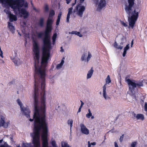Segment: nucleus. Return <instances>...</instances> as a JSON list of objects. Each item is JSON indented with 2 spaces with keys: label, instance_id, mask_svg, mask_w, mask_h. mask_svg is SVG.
<instances>
[{
  "label": "nucleus",
  "instance_id": "nucleus-22",
  "mask_svg": "<svg viewBox=\"0 0 147 147\" xmlns=\"http://www.w3.org/2000/svg\"><path fill=\"white\" fill-rule=\"evenodd\" d=\"M114 46L115 48L118 49H120L121 50L123 47L122 46L118 45L116 42H114Z\"/></svg>",
  "mask_w": 147,
  "mask_h": 147
},
{
  "label": "nucleus",
  "instance_id": "nucleus-17",
  "mask_svg": "<svg viewBox=\"0 0 147 147\" xmlns=\"http://www.w3.org/2000/svg\"><path fill=\"white\" fill-rule=\"evenodd\" d=\"M93 71L94 70H93L92 67H91V69L88 72L86 78L87 79H89L91 77L93 73Z\"/></svg>",
  "mask_w": 147,
  "mask_h": 147
},
{
  "label": "nucleus",
  "instance_id": "nucleus-24",
  "mask_svg": "<svg viewBox=\"0 0 147 147\" xmlns=\"http://www.w3.org/2000/svg\"><path fill=\"white\" fill-rule=\"evenodd\" d=\"M111 82V80L109 76L108 75L106 79V84L105 85H106V86L107 84H108Z\"/></svg>",
  "mask_w": 147,
  "mask_h": 147
},
{
  "label": "nucleus",
  "instance_id": "nucleus-27",
  "mask_svg": "<svg viewBox=\"0 0 147 147\" xmlns=\"http://www.w3.org/2000/svg\"><path fill=\"white\" fill-rule=\"evenodd\" d=\"M23 147H33V146L30 143L23 144Z\"/></svg>",
  "mask_w": 147,
  "mask_h": 147
},
{
  "label": "nucleus",
  "instance_id": "nucleus-37",
  "mask_svg": "<svg viewBox=\"0 0 147 147\" xmlns=\"http://www.w3.org/2000/svg\"><path fill=\"white\" fill-rule=\"evenodd\" d=\"M61 15H62V12H61V11H60L59 12V13L58 15V17H57V18L60 19Z\"/></svg>",
  "mask_w": 147,
  "mask_h": 147
},
{
  "label": "nucleus",
  "instance_id": "nucleus-51",
  "mask_svg": "<svg viewBox=\"0 0 147 147\" xmlns=\"http://www.w3.org/2000/svg\"><path fill=\"white\" fill-rule=\"evenodd\" d=\"M85 0H80V1L78 3H80V4H82V3H83L84 1Z\"/></svg>",
  "mask_w": 147,
  "mask_h": 147
},
{
  "label": "nucleus",
  "instance_id": "nucleus-6",
  "mask_svg": "<svg viewBox=\"0 0 147 147\" xmlns=\"http://www.w3.org/2000/svg\"><path fill=\"white\" fill-rule=\"evenodd\" d=\"M126 81L129 86V92L130 94L134 97V99H135V96L134 95L135 94L134 89L137 86H142L143 84L141 82H138L134 80L132 81L129 79H127L126 78Z\"/></svg>",
  "mask_w": 147,
  "mask_h": 147
},
{
  "label": "nucleus",
  "instance_id": "nucleus-8",
  "mask_svg": "<svg viewBox=\"0 0 147 147\" xmlns=\"http://www.w3.org/2000/svg\"><path fill=\"white\" fill-rule=\"evenodd\" d=\"M16 5H15V3H13V4H11V5H9L11 6V7L12 8L14 11L18 9V10L20 11V12L22 14L24 15V18H27L28 16V13L26 10V9L24 8H22L21 9H20V7H19L17 3H16ZM7 6V5H5Z\"/></svg>",
  "mask_w": 147,
  "mask_h": 147
},
{
  "label": "nucleus",
  "instance_id": "nucleus-7",
  "mask_svg": "<svg viewBox=\"0 0 147 147\" xmlns=\"http://www.w3.org/2000/svg\"><path fill=\"white\" fill-rule=\"evenodd\" d=\"M0 3L5 5H11L16 3L20 8L23 6L25 2L24 0H0Z\"/></svg>",
  "mask_w": 147,
  "mask_h": 147
},
{
  "label": "nucleus",
  "instance_id": "nucleus-47",
  "mask_svg": "<svg viewBox=\"0 0 147 147\" xmlns=\"http://www.w3.org/2000/svg\"><path fill=\"white\" fill-rule=\"evenodd\" d=\"M0 56L2 57V58H3V51H0Z\"/></svg>",
  "mask_w": 147,
  "mask_h": 147
},
{
  "label": "nucleus",
  "instance_id": "nucleus-59",
  "mask_svg": "<svg viewBox=\"0 0 147 147\" xmlns=\"http://www.w3.org/2000/svg\"><path fill=\"white\" fill-rule=\"evenodd\" d=\"M88 113H92L90 109H88Z\"/></svg>",
  "mask_w": 147,
  "mask_h": 147
},
{
  "label": "nucleus",
  "instance_id": "nucleus-5",
  "mask_svg": "<svg viewBox=\"0 0 147 147\" xmlns=\"http://www.w3.org/2000/svg\"><path fill=\"white\" fill-rule=\"evenodd\" d=\"M55 14L54 11L51 9L49 12L48 18L47 22V25L45 31V36L50 37V34L52 30V26L53 20V16Z\"/></svg>",
  "mask_w": 147,
  "mask_h": 147
},
{
  "label": "nucleus",
  "instance_id": "nucleus-50",
  "mask_svg": "<svg viewBox=\"0 0 147 147\" xmlns=\"http://www.w3.org/2000/svg\"><path fill=\"white\" fill-rule=\"evenodd\" d=\"M82 108V107L80 106V107L79 108V109H78V113H79L81 111V109Z\"/></svg>",
  "mask_w": 147,
  "mask_h": 147
},
{
  "label": "nucleus",
  "instance_id": "nucleus-1",
  "mask_svg": "<svg viewBox=\"0 0 147 147\" xmlns=\"http://www.w3.org/2000/svg\"><path fill=\"white\" fill-rule=\"evenodd\" d=\"M45 108L34 110L33 119H30L29 121H32L34 119L33 132L31 133V136L32 137V143L34 147H40V133H41L42 145L44 140H47V147H58L55 141L52 139L50 143L52 146H48L47 139L48 130L45 119Z\"/></svg>",
  "mask_w": 147,
  "mask_h": 147
},
{
  "label": "nucleus",
  "instance_id": "nucleus-2",
  "mask_svg": "<svg viewBox=\"0 0 147 147\" xmlns=\"http://www.w3.org/2000/svg\"><path fill=\"white\" fill-rule=\"evenodd\" d=\"M35 84L34 90V110L45 108V78L47 65H34Z\"/></svg>",
  "mask_w": 147,
  "mask_h": 147
},
{
  "label": "nucleus",
  "instance_id": "nucleus-26",
  "mask_svg": "<svg viewBox=\"0 0 147 147\" xmlns=\"http://www.w3.org/2000/svg\"><path fill=\"white\" fill-rule=\"evenodd\" d=\"M44 8L45 11V12H49V6L47 4H45L44 7Z\"/></svg>",
  "mask_w": 147,
  "mask_h": 147
},
{
  "label": "nucleus",
  "instance_id": "nucleus-58",
  "mask_svg": "<svg viewBox=\"0 0 147 147\" xmlns=\"http://www.w3.org/2000/svg\"><path fill=\"white\" fill-rule=\"evenodd\" d=\"M126 52H127V51H126V50H124V51H123V53L126 54Z\"/></svg>",
  "mask_w": 147,
  "mask_h": 147
},
{
  "label": "nucleus",
  "instance_id": "nucleus-53",
  "mask_svg": "<svg viewBox=\"0 0 147 147\" xmlns=\"http://www.w3.org/2000/svg\"><path fill=\"white\" fill-rule=\"evenodd\" d=\"M115 147H118V145L116 142H114Z\"/></svg>",
  "mask_w": 147,
  "mask_h": 147
},
{
  "label": "nucleus",
  "instance_id": "nucleus-40",
  "mask_svg": "<svg viewBox=\"0 0 147 147\" xmlns=\"http://www.w3.org/2000/svg\"><path fill=\"white\" fill-rule=\"evenodd\" d=\"M144 110L147 112V103L145 102L144 105Z\"/></svg>",
  "mask_w": 147,
  "mask_h": 147
},
{
  "label": "nucleus",
  "instance_id": "nucleus-28",
  "mask_svg": "<svg viewBox=\"0 0 147 147\" xmlns=\"http://www.w3.org/2000/svg\"><path fill=\"white\" fill-rule=\"evenodd\" d=\"M43 147H47L48 143L47 140H44L43 142Z\"/></svg>",
  "mask_w": 147,
  "mask_h": 147
},
{
  "label": "nucleus",
  "instance_id": "nucleus-33",
  "mask_svg": "<svg viewBox=\"0 0 147 147\" xmlns=\"http://www.w3.org/2000/svg\"><path fill=\"white\" fill-rule=\"evenodd\" d=\"M57 36V34L56 33H55L54 34L53 37H52V40H55Z\"/></svg>",
  "mask_w": 147,
  "mask_h": 147
},
{
  "label": "nucleus",
  "instance_id": "nucleus-62",
  "mask_svg": "<svg viewBox=\"0 0 147 147\" xmlns=\"http://www.w3.org/2000/svg\"><path fill=\"white\" fill-rule=\"evenodd\" d=\"M91 119H93L94 118V117L92 115V116H91Z\"/></svg>",
  "mask_w": 147,
  "mask_h": 147
},
{
  "label": "nucleus",
  "instance_id": "nucleus-46",
  "mask_svg": "<svg viewBox=\"0 0 147 147\" xmlns=\"http://www.w3.org/2000/svg\"><path fill=\"white\" fill-rule=\"evenodd\" d=\"M71 1V0H66V3L68 4L70 3Z\"/></svg>",
  "mask_w": 147,
  "mask_h": 147
},
{
  "label": "nucleus",
  "instance_id": "nucleus-31",
  "mask_svg": "<svg viewBox=\"0 0 147 147\" xmlns=\"http://www.w3.org/2000/svg\"><path fill=\"white\" fill-rule=\"evenodd\" d=\"M73 9V8L72 7H71L70 8H69L68 9V13H69V14H71L72 12Z\"/></svg>",
  "mask_w": 147,
  "mask_h": 147
},
{
  "label": "nucleus",
  "instance_id": "nucleus-25",
  "mask_svg": "<svg viewBox=\"0 0 147 147\" xmlns=\"http://www.w3.org/2000/svg\"><path fill=\"white\" fill-rule=\"evenodd\" d=\"M73 121L72 119H69L67 123L70 126V131L71 130V127L72 126Z\"/></svg>",
  "mask_w": 147,
  "mask_h": 147
},
{
  "label": "nucleus",
  "instance_id": "nucleus-13",
  "mask_svg": "<svg viewBox=\"0 0 147 147\" xmlns=\"http://www.w3.org/2000/svg\"><path fill=\"white\" fill-rule=\"evenodd\" d=\"M5 117L4 116L1 117V120L0 121V126H3L4 127L7 128L8 127L9 124V122H5Z\"/></svg>",
  "mask_w": 147,
  "mask_h": 147
},
{
  "label": "nucleus",
  "instance_id": "nucleus-30",
  "mask_svg": "<svg viewBox=\"0 0 147 147\" xmlns=\"http://www.w3.org/2000/svg\"><path fill=\"white\" fill-rule=\"evenodd\" d=\"M92 55L91 53L89 52L88 53V56L86 59V61L87 62H88L89 61Z\"/></svg>",
  "mask_w": 147,
  "mask_h": 147
},
{
  "label": "nucleus",
  "instance_id": "nucleus-15",
  "mask_svg": "<svg viewBox=\"0 0 147 147\" xmlns=\"http://www.w3.org/2000/svg\"><path fill=\"white\" fill-rule=\"evenodd\" d=\"M7 11L9 15V21L10 22H13L17 20V19L16 16L11 14L9 10H7Z\"/></svg>",
  "mask_w": 147,
  "mask_h": 147
},
{
  "label": "nucleus",
  "instance_id": "nucleus-38",
  "mask_svg": "<svg viewBox=\"0 0 147 147\" xmlns=\"http://www.w3.org/2000/svg\"><path fill=\"white\" fill-rule=\"evenodd\" d=\"M129 44H127L126 45V46L124 48V50L127 51L129 49Z\"/></svg>",
  "mask_w": 147,
  "mask_h": 147
},
{
  "label": "nucleus",
  "instance_id": "nucleus-56",
  "mask_svg": "<svg viewBox=\"0 0 147 147\" xmlns=\"http://www.w3.org/2000/svg\"><path fill=\"white\" fill-rule=\"evenodd\" d=\"M70 15L69 13H67V18H70Z\"/></svg>",
  "mask_w": 147,
  "mask_h": 147
},
{
  "label": "nucleus",
  "instance_id": "nucleus-54",
  "mask_svg": "<svg viewBox=\"0 0 147 147\" xmlns=\"http://www.w3.org/2000/svg\"><path fill=\"white\" fill-rule=\"evenodd\" d=\"M96 143L95 142L91 143V144L92 145H95L96 144Z\"/></svg>",
  "mask_w": 147,
  "mask_h": 147
},
{
  "label": "nucleus",
  "instance_id": "nucleus-9",
  "mask_svg": "<svg viewBox=\"0 0 147 147\" xmlns=\"http://www.w3.org/2000/svg\"><path fill=\"white\" fill-rule=\"evenodd\" d=\"M82 4L78 3L74 10V12H77V14L80 17H82L84 11L85 10V7L84 5H82Z\"/></svg>",
  "mask_w": 147,
  "mask_h": 147
},
{
  "label": "nucleus",
  "instance_id": "nucleus-42",
  "mask_svg": "<svg viewBox=\"0 0 147 147\" xmlns=\"http://www.w3.org/2000/svg\"><path fill=\"white\" fill-rule=\"evenodd\" d=\"M124 137V135H122L120 137V138L119 140L120 142H122L123 141V138Z\"/></svg>",
  "mask_w": 147,
  "mask_h": 147
},
{
  "label": "nucleus",
  "instance_id": "nucleus-39",
  "mask_svg": "<svg viewBox=\"0 0 147 147\" xmlns=\"http://www.w3.org/2000/svg\"><path fill=\"white\" fill-rule=\"evenodd\" d=\"M63 65H57L56 68L57 69H59L62 67Z\"/></svg>",
  "mask_w": 147,
  "mask_h": 147
},
{
  "label": "nucleus",
  "instance_id": "nucleus-55",
  "mask_svg": "<svg viewBox=\"0 0 147 147\" xmlns=\"http://www.w3.org/2000/svg\"><path fill=\"white\" fill-rule=\"evenodd\" d=\"M69 18H66V22H67L68 23L69 22Z\"/></svg>",
  "mask_w": 147,
  "mask_h": 147
},
{
  "label": "nucleus",
  "instance_id": "nucleus-32",
  "mask_svg": "<svg viewBox=\"0 0 147 147\" xmlns=\"http://www.w3.org/2000/svg\"><path fill=\"white\" fill-rule=\"evenodd\" d=\"M120 21L121 24L122 25H123L125 27H126V26H127V24L126 23H124V22L123 21H122V20H120Z\"/></svg>",
  "mask_w": 147,
  "mask_h": 147
},
{
  "label": "nucleus",
  "instance_id": "nucleus-41",
  "mask_svg": "<svg viewBox=\"0 0 147 147\" xmlns=\"http://www.w3.org/2000/svg\"><path fill=\"white\" fill-rule=\"evenodd\" d=\"M60 19H58V18L57 19V21H56V24L57 25H58L59 24L60 22Z\"/></svg>",
  "mask_w": 147,
  "mask_h": 147
},
{
  "label": "nucleus",
  "instance_id": "nucleus-57",
  "mask_svg": "<svg viewBox=\"0 0 147 147\" xmlns=\"http://www.w3.org/2000/svg\"><path fill=\"white\" fill-rule=\"evenodd\" d=\"M61 51H61L62 52H63L64 51V50L63 49L62 47H61Z\"/></svg>",
  "mask_w": 147,
  "mask_h": 147
},
{
  "label": "nucleus",
  "instance_id": "nucleus-23",
  "mask_svg": "<svg viewBox=\"0 0 147 147\" xmlns=\"http://www.w3.org/2000/svg\"><path fill=\"white\" fill-rule=\"evenodd\" d=\"M136 118L137 119H141L142 120L144 119V117L142 114H138L136 116Z\"/></svg>",
  "mask_w": 147,
  "mask_h": 147
},
{
  "label": "nucleus",
  "instance_id": "nucleus-20",
  "mask_svg": "<svg viewBox=\"0 0 147 147\" xmlns=\"http://www.w3.org/2000/svg\"><path fill=\"white\" fill-rule=\"evenodd\" d=\"M71 34H76L80 37H82V35L80 34V32H78L76 31H72L71 32Z\"/></svg>",
  "mask_w": 147,
  "mask_h": 147
},
{
  "label": "nucleus",
  "instance_id": "nucleus-63",
  "mask_svg": "<svg viewBox=\"0 0 147 147\" xmlns=\"http://www.w3.org/2000/svg\"><path fill=\"white\" fill-rule=\"evenodd\" d=\"M125 54H124L123 53V57H124L125 56Z\"/></svg>",
  "mask_w": 147,
  "mask_h": 147
},
{
  "label": "nucleus",
  "instance_id": "nucleus-43",
  "mask_svg": "<svg viewBox=\"0 0 147 147\" xmlns=\"http://www.w3.org/2000/svg\"><path fill=\"white\" fill-rule=\"evenodd\" d=\"M64 59H65L64 57H63L61 60V63H60L59 64H63L64 63Z\"/></svg>",
  "mask_w": 147,
  "mask_h": 147
},
{
  "label": "nucleus",
  "instance_id": "nucleus-10",
  "mask_svg": "<svg viewBox=\"0 0 147 147\" xmlns=\"http://www.w3.org/2000/svg\"><path fill=\"white\" fill-rule=\"evenodd\" d=\"M33 46L34 48L33 51L35 54L34 59L35 61H36L38 62L40 58V55L38 43L34 41L33 44Z\"/></svg>",
  "mask_w": 147,
  "mask_h": 147
},
{
  "label": "nucleus",
  "instance_id": "nucleus-18",
  "mask_svg": "<svg viewBox=\"0 0 147 147\" xmlns=\"http://www.w3.org/2000/svg\"><path fill=\"white\" fill-rule=\"evenodd\" d=\"M8 27L10 29V31L13 32H14L15 28L12 25V24L9 22H8Z\"/></svg>",
  "mask_w": 147,
  "mask_h": 147
},
{
  "label": "nucleus",
  "instance_id": "nucleus-36",
  "mask_svg": "<svg viewBox=\"0 0 147 147\" xmlns=\"http://www.w3.org/2000/svg\"><path fill=\"white\" fill-rule=\"evenodd\" d=\"M92 113H88L86 115V117L88 118H89L90 117L92 116Z\"/></svg>",
  "mask_w": 147,
  "mask_h": 147
},
{
  "label": "nucleus",
  "instance_id": "nucleus-4",
  "mask_svg": "<svg viewBox=\"0 0 147 147\" xmlns=\"http://www.w3.org/2000/svg\"><path fill=\"white\" fill-rule=\"evenodd\" d=\"M50 37L45 36L43 39V46L42 49V57L40 64H47L49 59L50 51L52 49Z\"/></svg>",
  "mask_w": 147,
  "mask_h": 147
},
{
  "label": "nucleus",
  "instance_id": "nucleus-35",
  "mask_svg": "<svg viewBox=\"0 0 147 147\" xmlns=\"http://www.w3.org/2000/svg\"><path fill=\"white\" fill-rule=\"evenodd\" d=\"M43 34H44V35L45 36V32H44V34H43V33H42V32H40V33H38V37L39 38H41ZM45 37H44V38Z\"/></svg>",
  "mask_w": 147,
  "mask_h": 147
},
{
  "label": "nucleus",
  "instance_id": "nucleus-29",
  "mask_svg": "<svg viewBox=\"0 0 147 147\" xmlns=\"http://www.w3.org/2000/svg\"><path fill=\"white\" fill-rule=\"evenodd\" d=\"M86 54L84 53L82 56L81 57V60L82 61H86Z\"/></svg>",
  "mask_w": 147,
  "mask_h": 147
},
{
  "label": "nucleus",
  "instance_id": "nucleus-60",
  "mask_svg": "<svg viewBox=\"0 0 147 147\" xmlns=\"http://www.w3.org/2000/svg\"><path fill=\"white\" fill-rule=\"evenodd\" d=\"M52 41H53V44H54L55 43V40H52Z\"/></svg>",
  "mask_w": 147,
  "mask_h": 147
},
{
  "label": "nucleus",
  "instance_id": "nucleus-61",
  "mask_svg": "<svg viewBox=\"0 0 147 147\" xmlns=\"http://www.w3.org/2000/svg\"><path fill=\"white\" fill-rule=\"evenodd\" d=\"M133 44V40H132L131 42V46H132Z\"/></svg>",
  "mask_w": 147,
  "mask_h": 147
},
{
  "label": "nucleus",
  "instance_id": "nucleus-16",
  "mask_svg": "<svg viewBox=\"0 0 147 147\" xmlns=\"http://www.w3.org/2000/svg\"><path fill=\"white\" fill-rule=\"evenodd\" d=\"M106 5V1L105 0H100L98 5V9L100 11L105 7Z\"/></svg>",
  "mask_w": 147,
  "mask_h": 147
},
{
  "label": "nucleus",
  "instance_id": "nucleus-3",
  "mask_svg": "<svg viewBox=\"0 0 147 147\" xmlns=\"http://www.w3.org/2000/svg\"><path fill=\"white\" fill-rule=\"evenodd\" d=\"M128 5H125V9L128 14V22L129 26L132 28L136 21L139 15L138 9H135L132 11V8L134 4V0H127Z\"/></svg>",
  "mask_w": 147,
  "mask_h": 147
},
{
  "label": "nucleus",
  "instance_id": "nucleus-44",
  "mask_svg": "<svg viewBox=\"0 0 147 147\" xmlns=\"http://www.w3.org/2000/svg\"><path fill=\"white\" fill-rule=\"evenodd\" d=\"M94 3L97 5L98 3V0H92Z\"/></svg>",
  "mask_w": 147,
  "mask_h": 147
},
{
  "label": "nucleus",
  "instance_id": "nucleus-21",
  "mask_svg": "<svg viewBox=\"0 0 147 147\" xmlns=\"http://www.w3.org/2000/svg\"><path fill=\"white\" fill-rule=\"evenodd\" d=\"M61 147H71L66 142H61Z\"/></svg>",
  "mask_w": 147,
  "mask_h": 147
},
{
  "label": "nucleus",
  "instance_id": "nucleus-34",
  "mask_svg": "<svg viewBox=\"0 0 147 147\" xmlns=\"http://www.w3.org/2000/svg\"><path fill=\"white\" fill-rule=\"evenodd\" d=\"M136 142H134L131 143V147H135L136 145Z\"/></svg>",
  "mask_w": 147,
  "mask_h": 147
},
{
  "label": "nucleus",
  "instance_id": "nucleus-19",
  "mask_svg": "<svg viewBox=\"0 0 147 147\" xmlns=\"http://www.w3.org/2000/svg\"><path fill=\"white\" fill-rule=\"evenodd\" d=\"M44 19L42 18H41L39 21L38 25L41 27H43L44 26Z\"/></svg>",
  "mask_w": 147,
  "mask_h": 147
},
{
  "label": "nucleus",
  "instance_id": "nucleus-48",
  "mask_svg": "<svg viewBox=\"0 0 147 147\" xmlns=\"http://www.w3.org/2000/svg\"><path fill=\"white\" fill-rule=\"evenodd\" d=\"M13 61L14 62V64H17V61L16 60L14 59H13Z\"/></svg>",
  "mask_w": 147,
  "mask_h": 147
},
{
  "label": "nucleus",
  "instance_id": "nucleus-45",
  "mask_svg": "<svg viewBox=\"0 0 147 147\" xmlns=\"http://www.w3.org/2000/svg\"><path fill=\"white\" fill-rule=\"evenodd\" d=\"M23 6L25 7H28L27 3L26 2L25 3H24Z\"/></svg>",
  "mask_w": 147,
  "mask_h": 147
},
{
  "label": "nucleus",
  "instance_id": "nucleus-14",
  "mask_svg": "<svg viewBox=\"0 0 147 147\" xmlns=\"http://www.w3.org/2000/svg\"><path fill=\"white\" fill-rule=\"evenodd\" d=\"M107 86L104 85L103 87L102 95L105 100H108L110 99V97L107 94L106 92Z\"/></svg>",
  "mask_w": 147,
  "mask_h": 147
},
{
  "label": "nucleus",
  "instance_id": "nucleus-49",
  "mask_svg": "<svg viewBox=\"0 0 147 147\" xmlns=\"http://www.w3.org/2000/svg\"><path fill=\"white\" fill-rule=\"evenodd\" d=\"M77 1V0H75V2L74 3H73L71 5L72 7H73L76 4Z\"/></svg>",
  "mask_w": 147,
  "mask_h": 147
},
{
  "label": "nucleus",
  "instance_id": "nucleus-12",
  "mask_svg": "<svg viewBox=\"0 0 147 147\" xmlns=\"http://www.w3.org/2000/svg\"><path fill=\"white\" fill-rule=\"evenodd\" d=\"M80 130L82 133L86 135H88L89 134V129L86 128L83 123L80 124Z\"/></svg>",
  "mask_w": 147,
  "mask_h": 147
},
{
  "label": "nucleus",
  "instance_id": "nucleus-52",
  "mask_svg": "<svg viewBox=\"0 0 147 147\" xmlns=\"http://www.w3.org/2000/svg\"><path fill=\"white\" fill-rule=\"evenodd\" d=\"M81 103L80 106L82 107L83 105H84V103L82 101H81Z\"/></svg>",
  "mask_w": 147,
  "mask_h": 147
},
{
  "label": "nucleus",
  "instance_id": "nucleus-11",
  "mask_svg": "<svg viewBox=\"0 0 147 147\" xmlns=\"http://www.w3.org/2000/svg\"><path fill=\"white\" fill-rule=\"evenodd\" d=\"M17 101L18 104L20 106L21 110L22 113L27 117H30L29 114L30 111L29 109L28 108H24L22 104L19 99H17Z\"/></svg>",
  "mask_w": 147,
  "mask_h": 147
},
{
  "label": "nucleus",
  "instance_id": "nucleus-64",
  "mask_svg": "<svg viewBox=\"0 0 147 147\" xmlns=\"http://www.w3.org/2000/svg\"><path fill=\"white\" fill-rule=\"evenodd\" d=\"M3 141V140H0V143H1Z\"/></svg>",
  "mask_w": 147,
  "mask_h": 147
}]
</instances>
